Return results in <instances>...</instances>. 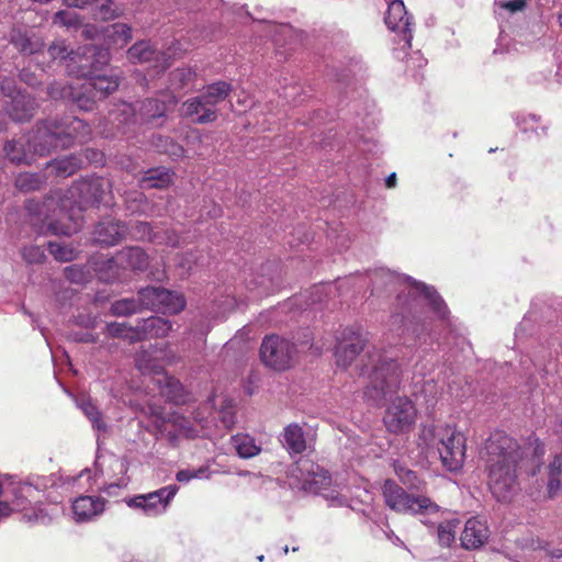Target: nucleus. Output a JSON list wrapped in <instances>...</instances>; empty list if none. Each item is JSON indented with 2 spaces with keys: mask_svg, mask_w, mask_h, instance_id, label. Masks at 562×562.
<instances>
[{
  "mask_svg": "<svg viewBox=\"0 0 562 562\" xmlns=\"http://www.w3.org/2000/svg\"><path fill=\"white\" fill-rule=\"evenodd\" d=\"M371 285V295L382 296L384 293L396 292V299L387 322L390 331L402 338L404 342H420L429 330L425 316L428 306L439 319H446L448 308L441 296L432 286L417 282L411 277L400 276L385 268L367 272Z\"/></svg>",
  "mask_w": 562,
  "mask_h": 562,
  "instance_id": "nucleus-1",
  "label": "nucleus"
},
{
  "mask_svg": "<svg viewBox=\"0 0 562 562\" xmlns=\"http://www.w3.org/2000/svg\"><path fill=\"white\" fill-rule=\"evenodd\" d=\"M488 487L498 502H510L519 491L520 473L536 475L542 464L544 446L536 436H529L522 443L515 438L496 431L486 446Z\"/></svg>",
  "mask_w": 562,
  "mask_h": 562,
  "instance_id": "nucleus-2",
  "label": "nucleus"
},
{
  "mask_svg": "<svg viewBox=\"0 0 562 562\" xmlns=\"http://www.w3.org/2000/svg\"><path fill=\"white\" fill-rule=\"evenodd\" d=\"M108 188L109 184L99 177L83 178L75 182L69 189L74 205L67 211V204L63 201L56 220L48 214V211L56 204L53 198H47L42 202L29 200L25 204L29 222L37 234L70 236L82 227L80 216L82 210L100 203Z\"/></svg>",
  "mask_w": 562,
  "mask_h": 562,
  "instance_id": "nucleus-3",
  "label": "nucleus"
},
{
  "mask_svg": "<svg viewBox=\"0 0 562 562\" xmlns=\"http://www.w3.org/2000/svg\"><path fill=\"white\" fill-rule=\"evenodd\" d=\"M82 52L86 56L85 63L80 64L77 71L78 77L85 79L81 90L77 91L70 86L58 91L55 86H50L48 93L54 99L71 97L79 109L90 111L97 101L106 98L119 88L120 78L117 75L98 74L110 60L108 48L89 44Z\"/></svg>",
  "mask_w": 562,
  "mask_h": 562,
  "instance_id": "nucleus-4",
  "label": "nucleus"
},
{
  "mask_svg": "<svg viewBox=\"0 0 562 562\" xmlns=\"http://www.w3.org/2000/svg\"><path fill=\"white\" fill-rule=\"evenodd\" d=\"M358 367L363 396L368 402L380 405L397 392L402 370L398 362L385 351L376 348L366 351Z\"/></svg>",
  "mask_w": 562,
  "mask_h": 562,
  "instance_id": "nucleus-5",
  "label": "nucleus"
},
{
  "mask_svg": "<svg viewBox=\"0 0 562 562\" xmlns=\"http://www.w3.org/2000/svg\"><path fill=\"white\" fill-rule=\"evenodd\" d=\"M65 482L56 473L49 475L30 474L23 480L12 477L7 484V494L13 497L16 508H36V505L45 498L50 503H59L60 497L54 495L53 490L63 488Z\"/></svg>",
  "mask_w": 562,
  "mask_h": 562,
  "instance_id": "nucleus-6",
  "label": "nucleus"
},
{
  "mask_svg": "<svg viewBox=\"0 0 562 562\" xmlns=\"http://www.w3.org/2000/svg\"><path fill=\"white\" fill-rule=\"evenodd\" d=\"M311 341L312 335L308 329H304L295 342L278 335L267 336L260 348L261 360L268 367L284 370L291 366L294 355L307 348Z\"/></svg>",
  "mask_w": 562,
  "mask_h": 562,
  "instance_id": "nucleus-7",
  "label": "nucleus"
},
{
  "mask_svg": "<svg viewBox=\"0 0 562 562\" xmlns=\"http://www.w3.org/2000/svg\"><path fill=\"white\" fill-rule=\"evenodd\" d=\"M382 493L386 506L400 514L428 515L439 512V506L429 497L408 493L392 480L384 482Z\"/></svg>",
  "mask_w": 562,
  "mask_h": 562,
  "instance_id": "nucleus-8",
  "label": "nucleus"
},
{
  "mask_svg": "<svg viewBox=\"0 0 562 562\" xmlns=\"http://www.w3.org/2000/svg\"><path fill=\"white\" fill-rule=\"evenodd\" d=\"M90 133V126L81 119L66 115L58 119L41 121L34 130L33 140H75Z\"/></svg>",
  "mask_w": 562,
  "mask_h": 562,
  "instance_id": "nucleus-9",
  "label": "nucleus"
},
{
  "mask_svg": "<svg viewBox=\"0 0 562 562\" xmlns=\"http://www.w3.org/2000/svg\"><path fill=\"white\" fill-rule=\"evenodd\" d=\"M179 492L177 484H169L156 491L125 498V504L146 517L156 518L166 514Z\"/></svg>",
  "mask_w": 562,
  "mask_h": 562,
  "instance_id": "nucleus-10",
  "label": "nucleus"
},
{
  "mask_svg": "<svg viewBox=\"0 0 562 562\" xmlns=\"http://www.w3.org/2000/svg\"><path fill=\"white\" fill-rule=\"evenodd\" d=\"M417 409L407 396H396L387 404L383 423L391 434L401 435L408 432L415 425Z\"/></svg>",
  "mask_w": 562,
  "mask_h": 562,
  "instance_id": "nucleus-11",
  "label": "nucleus"
},
{
  "mask_svg": "<svg viewBox=\"0 0 562 562\" xmlns=\"http://www.w3.org/2000/svg\"><path fill=\"white\" fill-rule=\"evenodd\" d=\"M147 266L148 256L142 248H124L103 263V267L109 270L111 274H106L103 269H100L99 279L111 283L120 278V268L143 271L147 268Z\"/></svg>",
  "mask_w": 562,
  "mask_h": 562,
  "instance_id": "nucleus-12",
  "label": "nucleus"
},
{
  "mask_svg": "<svg viewBox=\"0 0 562 562\" xmlns=\"http://www.w3.org/2000/svg\"><path fill=\"white\" fill-rule=\"evenodd\" d=\"M1 91V109L12 121L25 122L33 117L37 104L30 94L14 91L11 82H3Z\"/></svg>",
  "mask_w": 562,
  "mask_h": 562,
  "instance_id": "nucleus-13",
  "label": "nucleus"
},
{
  "mask_svg": "<svg viewBox=\"0 0 562 562\" xmlns=\"http://www.w3.org/2000/svg\"><path fill=\"white\" fill-rule=\"evenodd\" d=\"M443 437L435 453L439 454L442 465L450 472L463 467L465 458V437L452 428L442 434Z\"/></svg>",
  "mask_w": 562,
  "mask_h": 562,
  "instance_id": "nucleus-14",
  "label": "nucleus"
},
{
  "mask_svg": "<svg viewBox=\"0 0 562 562\" xmlns=\"http://www.w3.org/2000/svg\"><path fill=\"white\" fill-rule=\"evenodd\" d=\"M368 342L367 334L360 328H345L338 339L335 350L336 363L346 369L364 350Z\"/></svg>",
  "mask_w": 562,
  "mask_h": 562,
  "instance_id": "nucleus-15",
  "label": "nucleus"
},
{
  "mask_svg": "<svg viewBox=\"0 0 562 562\" xmlns=\"http://www.w3.org/2000/svg\"><path fill=\"white\" fill-rule=\"evenodd\" d=\"M176 55L177 53L172 48H169L167 52H159L148 41H139L127 50V56L131 61L153 64L155 74L165 71L170 66L171 57Z\"/></svg>",
  "mask_w": 562,
  "mask_h": 562,
  "instance_id": "nucleus-16",
  "label": "nucleus"
},
{
  "mask_svg": "<svg viewBox=\"0 0 562 562\" xmlns=\"http://www.w3.org/2000/svg\"><path fill=\"white\" fill-rule=\"evenodd\" d=\"M299 480L302 488L314 494H321L328 490L331 476L327 470L311 460H302L297 464Z\"/></svg>",
  "mask_w": 562,
  "mask_h": 562,
  "instance_id": "nucleus-17",
  "label": "nucleus"
},
{
  "mask_svg": "<svg viewBox=\"0 0 562 562\" xmlns=\"http://www.w3.org/2000/svg\"><path fill=\"white\" fill-rule=\"evenodd\" d=\"M384 21L389 30L398 34L403 48H409L413 40L412 22L402 0L389 3Z\"/></svg>",
  "mask_w": 562,
  "mask_h": 562,
  "instance_id": "nucleus-18",
  "label": "nucleus"
},
{
  "mask_svg": "<svg viewBox=\"0 0 562 562\" xmlns=\"http://www.w3.org/2000/svg\"><path fill=\"white\" fill-rule=\"evenodd\" d=\"M103 155L94 149H86L85 153L72 154L66 157L54 159L48 164L56 176L69 177L80 170L85 164H102Z\"/></svg>",
  "mask_w": 562,
  "mask_h": 562,
  "instance_id": "nucleus-19",
  "label": "nucleus"
},
{
  "mask_svg": "<svg viewBox=\"0 0 562 562\" xmlns=\"http://www.w3.org/2000/svg\"><path fill=\"white\" fill-rule=\"evenodd\" d=\"M167 111V103L159 99L149 98L137 104V108H133L131 105H124V113H132L134 115V121L150 124L153 126H158L161 123V120L165 116Z\"/></svg>",
  "mask_w": 562,
  "mask_h": 562,
  "instance_id": "nucleus-20",
  "label": "nucleus"
},
{
  "mask_svg": "<svg viewBox=\"0 0 562 562\" xmlns=\"http://www.w3.org/2000/svg\"><path fill=\"white\" fill-rule=\"evenodd\" d=\"M516 127L522 138L539 139L549 137V124L539 115L519 112L513 115Z\"/></svg>",
  "mask_w": 562,
  "mask_h": 562,
  "instance_id": "nucleus-21",
  "label": "nucleus"
},
{
  "mask_svg": "<svg viewBox=\"0 0 562 562\" xmlns=\"http://www.w3.org/2000/svg\"><path fill=\"white\" fill-rule=\"evenodd\" d=\"M490 538V529L485 520L471 517L467 520L460 536L461 546L467 550L481 548Z\"/></svg>",
  "mask_w": 562,
  "mask_h": 562,
  "instance_id": "nucleus-22",
  "label": "nucleus"
},
{
  "mask_svg": "<svg viewBox=\"0 0 562 562\" xmlns=\"http://www.w3.org/2000/svg\"><path fill=\"white\" fill-rule=\"evenodd\" d=\"M105 499L101 496L82 495L72 502L76 522L91 521L104 512Z\"/></svg>",
  "mask_w": 562,
  "mask_h": 562,
  "instance_id": "nucleus-23",
  "label": "nucleus"
},
{
  "mask_svg": "<svg viewBox=\"0 0 562 562\" xmlns=\"http://www.w3.org/2000/svg\"><path fill=\"white\" fill-rule=\"evenodd\" d=\"M10 43L24 55H34L43 48V41L33 31L13 27L10 32Z\"/></svg>",
  "mask_w": 562,
  "mask_h": 562,
  "instance_id": "nucleus-24",
  "label": "nucleus"
},
{
  "mask_svg": "<svg viewBox=\"0 0 562 562\" xmlns=\"http://www.w3.org/2000/svg\"><path fill=\"white\" fill-rule=\"evenodd\" d=\"M89 44L79 46L76 50L69 49L65 41H55L48 47V55L53 60H69L68 67L70 71H78L80 64L85 63L83 49Z\"/></svg>",
  "mask_w": 562,
  "mask_h": 562,
  "instance_id": "nucleus-25",
  "label": "nucleus"
},
{
  "mask_svg": "<svg viewBox=\"0 0 562 562\" xmlns=\"http://www.w3.org/2000/svg\"><path fill=\"white\" fill-rule=\"evenodd\" d=\"M231 91V85L225 81H218L206 87L201 93L202 100L209 106L204 120H216L217 104L224 101Z\"/></svg>",
  "mask_w": 562,
  "mask_h": 562,
  "instance_id": "nucleus-26",
  "label": "nucleus"
},
{
  "mask_svg": "<svg viewBox=\"0 0 562 562\" xmlns=\"http://www.w3.org/2000/svg\"><path fill=\"white\" fill-rule=\"evenodd\" d=\"M125 233L126 227L122 222L104 220L94 229V240L101 245L112 246L119 243Z\"/></svg>",
  "mask_w": 562,
  "mask_h": 562,
  "instance_id": "nucleus-27",
  "label": "nucleus"
},
{
  "mask_svg": "<svg viewBox=\"0 0 562 562\" xmlns=\"http://www.w3.org/2000/svg\"><path fill=\"white\" fill-rule=\"evenodd\" d=\"M139 339L166 337L172 329V324L160 316H150L138 321Z\"/></svg>",
  "mask_w": 562,
  "mask_h": 562,
  "instance_id": "nucleus-28",
  "label": "nucleus"
},
{
  "mask_svg": "<svg viewBox=\"0 0 562 562\" xmlns=\"http://www.w3.org/2000/svg\"><path fill=\"white\" fill-rule=\"evenodd\" d=\"M449 428L448 426H435L432 424L423 425L418 435V447L426 454L435 453L443 437L442 434H446Z\"/></svg>",
  "mask_w": 562,
  "mask_h": 562,
  "instance_id": "nucleus-29",
  "label": "nucleus"
},
{
  "mask_svg": "<svg viewBox=\"0 0 562 562\" xmlns=\"http://www.w3.org/2000/svg\"><path fill=\"white\" fill-rule=\"evenodd\" d=\"M562 493V451L554 454L547 467V497L553 499Z\"/></svg>",
  "mask_w": 562,
  "mask_h": 562,
  "instance_id": "nucleus-30",
  "label": "nucleus"
},
{
  "mask_svg": "<svg viewBox=\"0 0 562 562\" xmlns=\"http://www.w3.org/2000/svg\"><path fill=\"white\" fill-rule=\"evenodd\" d=\"M102 35L106 41V47L110 52L111 47L122 48L132 40V29L125 23H114L102 30Z\"/></svg>",
  "mask_w": 562,
  "mask_h": 562,
  "instance_id": "nucleus-31",
  "label": "nucleus"
},
{
  "mask_svg": "<svg viewBox=\"0 0 562 562\" xmlns=\"http://www.w3.org/2000/svg\"><path fill=\"white\" fill-rule=\"evenodd\" d=\"M172 182V172L166 167L150 168L145 171L144 176L139 180L142 189H164L170 186Z\"/></svg>",
  "mask_w": 562,
  "mask_h": 562,
  "instance_id": "nucleus-32",
  "label": "nucleus"
},
{
  "mask_svg": "<svg viewBox=\"0 0 562 562\" xmlns=\"http://www.w3.org/2000/svg\"><path fill=\"white\" fill-rule=\"evenodd\" d=\"M282 443L291 454H300L306 449L303 429L297 424L284 428Z\"/></svg>",
  "mask_w": 562,
  "mask_h": 562,
  "instance_id": "nucleus-33",
  "label": "nucleus"
},
{
  "mask_svg": "<svg viewBox=\"0 0 562 562\" xmlns=\"http://www.w3.org/2000/svg\"><path fill=\"white\" fill-rule=\"evenodd\" d=\"M158 383L160 385L161 393L170 402L175 404H182L187 401V393L178 379L162 373L161 378L158 379Z\"/></svg>",
  "mask_w": 562,
  "mask_h": 562,
  "instance_id": "nucleus-34",
  "label": "nucleus"
},
{
  "mask_svg": "<svg viewBox=\"0 0 562 562\" xmlns=\"http://www.w3.org/2000/svg\"><path fill=\"white\" fill-rule=\"evenodd\" d=\"M184 307L186 300L181 294L161 288L157 312L177 314Z\"/></svg>",
  "mask_w": 562,
  "mask_h": 562,
  "instance_id": "nucleus-35",
  "label": "nucleus"
},
{
  "mask_svg": "<svg viewBox=\"0 0 562 562\" xmlns=\"http://www.w3.org/2000/svg\"><path fill=\"white\" fill-rule=\"evenodd\" d=\"M231 442L241 459H249L260 453L261 447L256 443L254 437L248 434H237L232 437Z\"/></svg>",
  "mask_w": 562,
  "mask_h": 562,
  "instance_id": "nucleus-36",
  "label": "nucleus"
},
{
  "mask_svg": "<svg viewBox=\"0 0 562 562\" xmlns=\"http://www.w3.org/2000/svg\"><path fill=\"white\" fill-rule=\"evenodd\" d=\"M207 105L202 100V95H198L195 98L189 99L186 102H183L181 106V113L183 116L191 119L193 122L196 123H209L213 122L214 120H204V114H206Z\"/></svg>",
  "mask_w": 562,
  "mask_h": 562,
  "instance_id": "nucleus-37",
  "label": "nucleus"
},
{
  "mask_svg": "<svg viewBox=\"0 0 562 562\" xmlns=\"http://www.w3.org/2000/svg\"><path fill=\"white\" fill-rule=\"evenodd\" d=\"M126 209L133 214L155 215L154 206L149 204L144 193L134 191L125 196Z\"/></svg>",
  "mask_w": 562,
  "mask_h": 562,
  "instance_id": "nucleus-38",
  "label": "nucleus"
},
{
  "mask_svg": "<svg viewBox=\"0 0 562 562\" xmlns=\"http://www.w3.org/2000/svg\"><path fill=\"white\" fill-rule=\"evenodd\" d=\"M105 331L111 337L122 338L130 342L140 341L138 323L136 326H128L126 323L119 322L109 323Z\"/></svg>",
  "mask_w": 562,
  "mask_h": 562,
  "instance_id": "nucleus-39",
  "label": "nucleus"
},
{
  "mask_svg": "<svg viewBox=\"0 0 562 562\" xmlns=\"http://www.w3.org/2000/svg\"><path fill=\"white\" fill-rule=\"evenodd\" d=\"M78 407L90 420L92 428L97 431H106V424L102 419V414L90 398L82 397L77 401Z\"/></svg>",
  "mask_w": 562,
  "mask_h": 562,
  "instance_id": "nucleus-40",
  "label": "nucleus"
},
{
  "mask_svg": "<svg viewBox=\"0 0 562 562\" xmlns=\"http://www.w3.org/2000/svg\"><path fill=\"white\" fill-rule=\"evenodd\" d=\"M460 521L458 519H449L438 524L437 541L443 548H449L456 540L457 530Z\"/></svg>",
  "mask_w": 562,
  "mask_h": 562,
  "instance_id": "nucleus-41",
  "label": "nucleus"
},
{
  "mask_svg": "<svg viewBox=\"0 0 562 562\" xmlns=\"http://www.w3.org/2000/svg\"><path fill=\"white\" fill-rule=\"evenodd\" d=\"M160 290L161 288L158 286H147L138 291L137 302L139 304L140 311L144 308L156 311L158 306Z\"/></svg>",
  "mask_w": 562,
  "mask_h": 562,
  "instance_id": "nucleus-42",
  "label": "nucleus"
},
{
  "mask_svg": "<svg viewBox=\"0 0 562 562\" xmlns=\"http://www.w3.org/2000/svg\"><path fill=\"white\" fill-rule=\"evenodd\" d=\"M43 143H4V150L9 156L10 160L16 164H26L30 165L33 161V156L23 153L22 155L15 154L19 148H24V145H27L29 148L34 147L36 149V145H42Z\"/></svg>",
  "mask_w": 562,
  "mask_h": 562,
  "instance_id": "nucleus-43",
  "label": "nucleus"
},
{
  "mask_svg": "<svg viewBox=\"0 0 562 562\" xmlns=\"http://www.w3.org/2000/svg\"><path fill=\"white\" fill-rule=\"evenodd\" d=\"M395 473L404 486L409 491L419 492L425 483L418 477L416 472L401 465L395 467Z\"/></svg>",
  "mask_w": 562,
  "mask_h": 562,
  "instance_id": "nucleus-44",
  "label": "nucleus"
},
{
  "mask_svg": "<svg viewBox=\"0 0 562 562\" xmlns=\"http://www.w3.org/2000/svg\"><path fill=\"white\" fill-rule=\"evenodd\" d=\"M110 312L114 316L123 317L130 316L140 312L137 299H122L113 302L110 307Z\"/></svg>",
  "mask_w": 562,
  "mask_h": 562,
  "instance_id": "nucleus-45",
  "label": "nucleus"
},
{
  "mask_svg": "<svg viewBox=\"0 0 562 562\" xmlns=\"http://www.w3.org/2000/svg\"><path fill=\"white\" fill-rule=\"evenodd\" d=\"M48 250L50 255L60 262H68L76 258V251L72 247L63 243L49 241Z\"/></svg>",
  "mask_w": 562,
  "mask_h": 562,
  "instance_id": "nucleus-46",
  "label": "nucleus"
},
{
  "mask_svg": "<svg viewBox=\"0 0 562 562\" xmlns=\"http://www.w3.org/2000/svg\"><path fill=\"white\" fill-rule=\"evenodd\" d=\"M65 278L76 284H85L90 279V271L85 266L71 265L64 269Z\"/></svg>",
  "mask_w": 562,
  "mask_h": 562,
  "instance_id": "nucleus-47",
  "label": "nucleus"
},
{
  "mask_svg": "<svg viewBox=\"0 0 562 562\" xmlns=\"http://www.w3.org/2000/svg\"><path fill=\"white\" fill-rule=\"evenodd\" d=\"M53 23L68 29H77L81 24V21L78 13L60 10L54 14Z\"/></svg>",
  "mask_w": 562,
  "mask_h": 562,
  "instance_id": "nucleus-48",
  "label": "nucleus"
},
{
  "mask_svg": "<svg viewBox=\"0 0 562 562\" xmlns=\"http://www.w3.org/2000/svg\"><path fill=\"white\" fill-rule=\"evenodd\" d=\"M94 11V15L98 19L108 21L117 16V13L113 9V0H95L93 5L90 7Z\"/></svg>",
  "mask_w": 562,
  "mask_h": 562,
  "instance_id": "nucleus-49",
  "label": "nucleus"
},
{
  "mask_svg": "<svg viewBox=\"0 0 562 562\" xmlns=\"http://www.w3.org/2000/svg\"><path fill=\"white\" fill-rule=\"evenodd\" d=\"M41 179L33 173H20L15 179V186L20 191L30 192L41 187Z\"/></svg>",
  "mask_w": 562,
  "mask_h": 562,
  "instance_id": "nucleus-50",
  "label": "nucleus"
},
{
  "mask_svg": "<svg viewBox=\"0 0 562 562\" xmlns=\"http://www.w3.org/2000/svg\"><path fill=\"white\" fill-rule=\"evenodd\" d=\"M22 258L30 265L43 263L46 256L41 246L30 245L21 250Z\"/></svg>",
  "mask_w": 562,
  "mask_h": 562,
  "instance_id": "nucleus-51",
  "label": "nucleus"
},
{
  "mask_svg": "<svg viewBox=\"0 0 562 562\" xmlns=\"http://www.w3.org/2000/svg\"><path fill=\"white\" fill-rule=\"evenodd\" d=\"M153 241L170 247H178L180 245V237L175 231L166 229L164 232H156L154 234Z\"/></svg>",
  "mask_w": 562,
  "mask_h": 562,
  "instance_id": "nucleus-52",
  "label": "nucleus"
},
{
  "mask_svg": "<svg viewBox=\"0 0 562 562\" xmlns=\"http://www.w3.org/2000/svg\"><path fill=\"white\" fill-rule=\"evenodd\" d=\"M200 261V256L196 251H190L182 254L179 258L178 266L183 270V272H190L194 266H198Z\"/></svg>",
  "mask_w": 562,
  "mask_h": 562,
  "instance_id": "nucleus-53",
  "label": "nucleus"
},
{
  "mask_svg": "<svg viewBox=\"0 0 562 562\" xmlns=\"http://www.w3.org/2000/svg\"><path fill=\"white\" fill-rule=\"evenodd\" d=\"M157 148L164 149L172 159H179L184 155L180 143H158Z\"/></svg>",
  "mask_w": 562,
  "mask_h": 562,
  "instance_id": "nucleus-54",
  "label": "nucleus"
},
{
  "mask_svg": "<svg viewBox=\"0 0 562 562\" xmlns=\"http://www.w3.org/2000/svg\"><path fill=\"white\" fill-rule=\"evenodd\" d=\"M205 472L206 470L203 468H200L199 470H180L176 474V480L180 483H188L193 479L202 477Z\"/></svg>",
  "mask_w": 562,
  "mask_h": 562,
  "instance_id": "nucleus-55",
  "label": "nucleus"
},
{
  "mask_svg": "<svg viewBox=\"0 0 562 562\" xmlns=\"http://www.w3.org/2000/svg\"><path fill=\"white\" fill-rule=\"evenodd\" d=\"M221 422L225 428H232L236 423V412L233 405L227 404L221 411Z\"/></svg>",
  "mask_w": 562,
  "mask_h": 562,
  "instance_id": "nucleus-56",
  "label": "nucleus"
},
{
  "mask_svg": "<svg viewBox=\"0 0 562 562\" xmlns=\"http://www.w3.org/2000/svg\"><path fill=\"white\" fill-rule=\"evenodd\" d=\"M147 352H142L136 358V364L138 369L143 372H154V373H160L162 372V369L160 367H157L156 364H150L149 361L146 359Z\"/></svg>",
  "mask_w": 562,
  "mask_h": 562,
  "instance_id": "nucleus-57",
  "label": "nucleus"
},
{
  "mask_svg": "<svg viewBox=\"0 0 562 562\" xmlns=\"http://www.w3.org/2000/svg\"><path fill=\"white\" fill-rule=\"evenodd\" d=\"M136 234H138L139 238L142 239H148L153 241L154 232L151 225L147 222H138L135 226Z\"/></svg>",
  "mask_w": 562,
  "mask_h": 562,
  "instance_id": "nucleus-58",
  "label": "nucleus"
},
{
  "mask_svg": "<svg viewBox=\"0 0 562 562\" xmlns=\"http://www.w3.org/2000/svg\"><path fill=\"white\" fill-rule=\"evenodd\" d=\"M502 9L508 10L510 12H518L522 11L526 7L525 0H509L506 2H499L498 3Z\"/></svg>",
  "mask_w": 562,
  "mask_h": 562,
  "instance_id": "nucleus-59",
  "label": "nucleus"
},
{
  "mask_svg": "<svg viewBox=\"0 0 562 562\" xmlns=\"http://www.w3.org/2000/svg\"><path fill=\"white\" fill-rule=\"evenodd\" d=\"M178 426L182 435L191 438L198 436V431L190 425V423L187 419L182 418L178 423Z\"/></svg>",
  "mask_w": 562,
  "mask_h": 562,
  "instance_id": "nucleus-60",
  "label": "nucleus"
},
{
  "mask_svg": "<svg viewBox=\"0 0 562 562\" xmlns=\"http://www.w3.org/2000/svg\"><path fill=\"white\" fill-rule=\"evenodd\" d=\"M95 0H63V3L70 8L86 9L93 5Z\"/></svg>",
  "mask_w": 562,
  "mask_h": 562,
  "instance_id": "nucleus-61",
  "label": "nucleus"
},
{
  "mask_svg": "<svg viewBox=\"0 0 562 562\" xmlns=\"http://www.w3.org/2000/svg\"><path fill=\"white\" fill-rule=\"evenodd\" d=\"M99 35V30L95 25L87 24L82 29V36L89 40H93Z\"/></svg>",
  "mask_w": 562,
  "mask_h": 562,
  "instance_id": "nucleus-62",
  "label": "nucleus"
},
{
  "mask_svg": "<svg viewBox=\"0 0 562 562\" xmlns=\"http://www.w3.org/2000/svg\"><path fill=\"white\" fill-rule=\"evenodd\" d=\"M172 76L175 78H179L181 86L186 85L191 79V71L186 69H177L175 72H172Z\"/></svg>",
  "mask_w": 562,
  "mask_h": 562,
  "instance_id": "nucleus-63",
  "label": "nucleus"
},
{
  "mask_svg": "<svg viewBox=\"0 0 562 562\" xmlns=\"http://www.w3.org/2000/svg\"><path fill=\"white\" fill-rule=\"evenodd\" d=\"M11 507L8 503L5 502H0V521L3 519V518H7L8 516H10L11 514Z\"/></svg>",
  "mask_w": 562,
  "mask_h": 562,
  "instance_id": "nucleus-64",
  "label": "nucleus"
}]
</instances>
